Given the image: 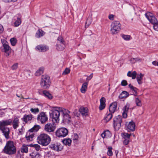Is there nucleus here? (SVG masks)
Returning <instances> with one entry per match:
<instances>
[{"label": "nucleus", "mask_w": 158, "mask_h": 158, "mask_svg": "<svg viewBox=\"0 0 158 158\" xmlns=\"http://www.w3.org/2000/svg\"><path fill=\"white\" fill-rule=\"evenodd\" d=\"M88 85V82H85L83 84L81 87V92L82 93H85L86 90L87 86Z\"/></svg>", "instance_id": "cd10ccee"}, {"label": "nucleus", "mask_w": 158, "mask_h": 158, "mask_svg": "<svg viewBox=\"0 0 158 158\" xmlns=\"http://www.w3.org/2000/svg\"><path fill=\"white\" fill-rule=\"evenodd\" d=\"M32 118V115L30 114H25L22 118L23 120L27 123L28 121H31Z\"/></svg>", "instance_id": "bb28decb"}, {"label": "nucleus", "mask_w": 158, "mask_h": 158, "mask_svg": "<svg viewBox=\"0 0 158 158\" xmlns=\"http://www.w3.org/2000/svg\"><path fill=\"white\" fill-rule=\"evenodd\" d=\"M2 48H1L2 52H5L6 56H8L11 53V48L9 46L8 43L4 40L2 41Z\"/></svg>", "instance_id": "6e6552de"}, {"label": "nucleus", "mask_w": 158, "mask_h": 158, "mask_svg": "<svg viewBox=\"0 0 158 158\" xmlns=\"http://www.w3.org/2000/svg\"><path fill=\"white\" fill-rule=\"evenodd\" d=\"M65 47V42L63 38L59 36L57 39V42L56 44V49L59 50H63Z\"/></svg>", "instance_id": "9b49d317"}, {"label": "nucleus", "mask_w": 158, "mask_h": 158, "mask_svg": "<svg viewBox=\"0 0 158 158\" xmlns=\"http://www.w3.org/2000/svg\"><path fill=\"white\" fill-rule=\"evenodd\" d=\"M70 71V69L68 68H66L64 70L62 74L63 75L67 74L69 73Z\"/></svg>", "instance_id": "09e8293b"}, {"label": "nucleus", "mask_w": 158, "mask_h": 158, "mask_svg": "<svg viewBox=\"0 0 158 158\" xmlns=\"http://www.w3.org/2000/svg\"><path fill=\"white\" fill-rule=\"evenodd\" d=\"M131 134H129L127 133H124L123 134V137L124 139H130Z\"/></svg>", "instance_id": "37998d69"}, {"label": "nucleus", "mask_w": 158, "mask_h": 158, "mask_svg": "<svg viewBox=\"0 0 158 158\" xmlns=\"http://www.w3.org/2000/svg\"><path fill=\"white\" fill-rule=\"evenodd\" d=\"M63 108L55 106L52 110V112L50 113V116L52 118L54 123H58L59 121L60 113H62L61 110Z\"/></svg>", "instance_id": "20e7f679"}, {"label": "nucleus", "mask_w": 158, "mask_h": 158, "mask_svg": "<svg viewBox=\"0 0 158 158\" xmlns=\"http://www.w3.org/2000/svg\"><path fill=\"white\" fill-rule=\"evenodd\" d=\"M92 22V19L91 18H88L85 24V27H88L89 25L91 24V22Z\"/></svg>", "instance_id": "ea45409f"}, {"label": "nucleus", "mask_w": 158, "mask_h": 158, "mask_svg": "<svg viewBox=\"0 0 158 158\" xmlns=\"http://www.w3.org/2000/svg\"><path fill=\"white\" fill-rule=\"evenodd\" d=\"M44 71V68L43 67L40 68L35 73L36 76H39L43 74Z\"/></svg>", "instance_id": "2f4dec72"}, {"label": "nucleus", "mask_w": 158, "mask_h": 158, "mask_svg": "<svg viewBox=\"0 0 158 158\" xmlns=\"http://www.w3.org/2000/svg\"><path fill=\"white\" fill-rule=\"evenodd\" d=\"M17 0H2L3 1L5 2H15Z\"/></svg>", "instance_id": "bf43d9fd"}, {"label": "nucleus", "mask_w": 158, "mask_h": 158, "mask_svg": "<svg viewBox=\"0 0 158 158\" xmlns=\"http://www.w3.org/2000/svg\"><path fill=\"white\" fill-rule=\"evenodd\" d=\"M3 151L5 153L10 155L15 153L16 150L15 143L11 141H8L3 149Z\"/></svg>", "instance_id": "f03ea898"}, {"label": "nucleus", "mask_w": 158, "mask_h": 158, "mask_svg": "<svg viewBox=\"0 0 158 158\" xmlns=\"http://www.w3.org/2000/svg\"><path fill=\"white\" fill-rule=\"evenodd\" d=\"M40 128L39 125H35L32 128L29 130L27 132L26 138L28 141H31L33 140V138L34 137V134L33 133V132L37 131Z\"/></svg>", "instance_id": "0eeeda50"}, {"label": "nucleus", "mask_w": 158, "mask_h": 158, "mask_svg": "<svg viewBox=\"0 0 158 158\" xmlns=\"http://www.w3.org/2000/svg\"><path fill=\"white\" fill-rule=\"evenodd\" d=\"M143 76L144 75L141 73L137 76L136 77L137 81L139 85L142 84L143 83L142 80Z\"/></svg>", "instance_id": "c756f323"}, {"label": "nucleus", "mask_w": 158, "mask_h": 158, "mask_svg": "<svg viewBox=\"0 0 158 158\" xmlns=\"http://www.w3.org/2000/svg\"><path fill=\"white\" fill-rule=\"evenodd\" d=\"M79 111L83 116H86L88 115V110L87 108L81 107L79 109Z\"/></svg>", "instance_id": "b1692460"}, {"label": "nucleus", "mask_w": 158, "mask_h": 158, "mask_svg": "<svg viewBox=\"0 0 158 158\" xmlns=\"http://www.w3.org/2000/svg\"><path fill=\"white\" fill-rule=\"evenodd\" d=\"M18 64L16 63L14 64L11 67V69L12 70H15L18 67Z\"/></svg>", "instance_id": "603ef678"}, {"label": "nucleus", "mask_w": 158, "mask_h": 158, "mask_svg": "<svg viewBox=\"0 0 158 158\" xmlns=\"http://www.w3.org/2000/svg\"><path fill=\"white\" fill-rule=\"evenodd\" d=\"M121 37L124 40L126 41L132 39L131 36L129 35L122 34L121 35Z\"/></svg>", "instance_id": "e433bc0d"}, {"label": "nucleus", "mask_w": 158, "mask_h": 158, "mask_svg": "<svg viewBox=\"0 0 158 158\" xmlns=\"http://www.w3.org/2000/svg\"><path fill=\"white\" fill-rule=\"evenodd\" d=\"M30 111L33 113L36 114L39 112V109L38 108H31L30 109Z\"/></svg>", "instance_id": "c03bdc74"}, {"label": "nucleus", "mask_w": 158, "mask_h": 158, "mask_svg": "<svg viewBox=\"0 0 158 158\" xmlns=\"http://www.w3.org/2000/svg\"><path fill=\"white\" fill-rule=\"evenodd\" d=\"M10 41L11 44L13 46L15 45L17 42L16 39L14 38H11L10 39Z\"/></svg>", "instance_id": "a18cd8bd"}, {"label": "nucleus", "mask_w": 158, "mask_h": 158, "mask_svg": "<svg viewBox=\"0 0 158 158\" xmlns=\"http://www.w3.org/2000/svg\"><path fill=\"white\" fill-rule=\"evenodd\" d=\"M3 31V27L2 25L0 24V34L2 33Z\"/></svg>", "instance_id": "680f3d73"}, {"label": "nucleus", "mask_w": 158, "mask_h": 158, "mask_svg": "<svg viewBox=\"0 0 158 158\" xmlns=\"http://www.w3.org/2000/svg\"><path fill=\"white\" fill-rule=\"evenodd\" d=\"M107 134H110V132L108 131H104L102 134H101V136L103 138L105 137H107Z\"/></svg>", "instance_id": "49530a36"}, {"label": "nucleus", "mask_w": 158, "mask_h": 158, "mask_svg": "<svg viewBox=\"0 0 158 158\" xmlns=\"http://www.w3.org/2000/svg\"><path fill=\"white\" fill-rule=\"evenodd\" d=\"M68 130L65 127H61L58 129L56 132V136L58 137H64L68 134Z\"/></svg>", "instance_id": "9d476101"}, {"label": "nucleus", "mask_w": 158, "mask_h": 158, "mask_svg": "<svg viewBox=\"0 0 158 158\" xmlns=\"http://www.w3.org/2000/svg\"><path fill=\"white\" fill-rule=\"evenodd\" d=\"M154 30L158 31V22L153 26Z\"/></svg>", "instance_id": "3c124183"}, {"label": "nucleus", "mask_w": 158, "mask_h": 158, "mask_svg": "<svg viewBox=\"0 0 158 158\" xmlns=\"http://www.w3.org/2000/svg\"><path fill=\"white\" fill-rule=\"evenodd\" d=\"M115 15L113 14H110L108 16L109 19L111 20H113L114 19Z\"/></svg>", "instance_id": "864d4df0"}, {"label": "nucleus", "mask_w": 158, "mask_h": 158, "mask_svg": "<svg viewBox=\"0 0 158 158\" xmlns=\"http://www.w3.org/2000/svg\"><path fill=\"white\" fill-rule=\"evenodd\" d=\"M37 120L39 122L44 124L47 121L48 117L45 113L42 112L38 114Z\"/></svg>", "instance_id": "ddd939ff"}, {"label": "nucleus", "mask_w": 158, "mask_h": 158, "mask_svg": "<svg viewBox=\"0 0 158 158\" xmlns=\"http://www.w3.org/2000/svg\"><path fill=\"white\" fill-rule=\"evenodd\" d=\"M117 104L116 102H114L111 104L109 106V110L111 113H114L117 108Z\"/></svg>", "instance_id": "4be33fe9"}, {"label": "nucleus", "mask_w": 158, "mask_h": 158, "mask_svg": "<svg viewBox=\"0 0 158 158\" xmlns=\"http://www.w3.org/2000/svg\"><path fill=\"white\" fill-rule=\"evenodd\" d=\"M45 33L41 29H39L36 33L35 36L36 38H40L43 36Z\"/></svg>", "instance_id": "393cba45"}, {"label": "nucleus", "mask_w": 158, "mask_h": 158, "mask_svg": "<svg viewBox=\"0 0 158 158\" xmlns=\"http://www.w3.org/2000/svg\"><path fill=\"white\" fill-rule=\"evenodd\" d=\"M130 141V139H124L123 141V143L125 145H127L128 144Z\"/></svg>", "instance_id": "5fc2aeb1"}, {"label": "nucleus", "mask_w": 158, "mask_h": 158, "mask_svg": "<svg viewBox=\"0 0 158 158\" xmlns=\"http://www.w3.org/2000/svg\"><path fill=\"white\" fill-rule=\"evenodd\" d=\"M157 66H158V61L157 62Z\"/></svg>", "instance_id": "774afa93"}, {"label": "nucleus", "mask_w": 158, "mask_h": 158, "mask_svg": "<svg viewBox=\"0 0 158 158\" xmlns=\"http://www.w3.org/2000/svg\"><path fill=\"white\" fill-rule=\"evenodd\" d=\"M137 94H135L134 95L135 96H137Z\"/></svg>", "instance_id": "0e129e2a"}, {"label": "nucleus", "mask_w": 158, "mask_h": 158, "mask_svg": "<svg viewBox=\"0 0 158 158\" xmlns=\"http://www.w3.org/2000/svg\"><path fill=\"white\" fill-rule=\"evenodd\" d=\"M106 99L104 97H102L100 99V104L99 106V108L100 110H102L105 107Z\"/></svg>", "instance_id": "5701e85b"}, {"label": "nucleus", "mask_w": 158, "mask_h": 158, "mask_svg": "<svg viewBox=\"0 0 158 158\" xmlns=\"http://www.w3.org/2000/svg\"><path fill=\"white\" fill-rule=\"evenodd\" d=\"M135 124L133 121L130 122L127 126V130L129 131H133L135 130Z\"/></svg>", "instance_id": "412c9836"}, {"label": "nucleus", "mask_w": 158, "mask_h": 158, "mask_svg": "<svg viewBox=\"0 0 158 158\" xmlns=\"http://www.w3.org/2000/svg\"><path fill=\"white\" fill-rule=\"evenodd\" d=\"M49 146L51 149L57 152L60 151L63 149L62 145L59 143H52Z\"/></svg>", "instance_id": "4468645a"}, {"label": "nucleus", "mask_w": 158, "mask_h": 158, "mask_svg": "<svg viewBox=\"0 0 158 158\" xmlns=\"http://www.w3.org/2000/svg\"><path fill=\"white\" fill-rule=\"evenodd\" d=\"M19 119L16 118H15L12 122V126L14 129H16L19 126Z\"/></svg>", "instance_id": "a878e982"}, {"label": "nucleus", "mask_w": 158, "mask_h": 158, "mask_svg": "<svg viewBox=\"0 0 158 158\" xmlns=\"http://www.w3.org/2000/svg\"><path fill=\"white\" fill-rule=\"evenodd\" d=\"M21 152L22 153H27L28 152V148L27 147L23 145L21 148Z\"/></svg>", "instance_id": "f704fd0d"}, {"label": "nucleus", "mask_w": 158, "mask_h": 158, "mask_svg": "<svg viewBox=\"0 0 158 158\" xmlns=\"http://www.w3.org/2000/svg\"><path fill=\"white\" fill-rule=\"evenodd\" d=\"M55 129V127L54 124L51 123H48L44 126V130L48 132H53Z\"/></svg>", "instance_id": "dca6fc26"}, {"label": "nucleus", "mask_w": 158, "mask_h": 158, "mask_svg": "<svg viewBox=\"0 0 158 158\" xmlns=\"http://www.w3.org/2000/svg\"><path fill=\"white\" fill-rule=\"evenodd\" d=\"M127 85V83L126 80H123L121 82V85L123 86H126Z\"/></svg>", "instance_id": "8fccbe9b"}, {"label": "nucleus", "mask_w": 158, "mask_h": 158, "mask_svg": "<svg viewBox=\"0 0 158 158\" xmlns=\"http://www.w3.org/2000/svg\"><path fill=\"white\" fill-rule=\"evenodd\" d=\"M135 59L136 62H140L142 61V59L139 58V57L135 58Z\"/></svg>", "instance_id": "13d9d810"}, {"label": "nucleus", "mask_w": 158, "mask_h": 158, "mask_svg": "<svg viewBox=\"0 0 158 158\" xmlns=\"http://www.w3.org/2000/svg\"><path fill=\"white\" fill-rule=\"evenodd\" d=\"M130 62L132 64H134L136 63L135 58H131L130 60Z\"/></svg>", "instance_id": "052dcab7"}, {"label": "nucleus", "mask_w": 158, "mask_h": 158, "mask_svg": "<svg viewBox=\"0 0 158 158\" xmlns=\"http://www.w3.org/2000/svg\"><path fill=\"white\" fill-rule=\"evenodd\" d=\"M51 83L50 77L47 75L42 76L40 81V85L44 89H48Z\"/></svg>", "instance_id": "39448f33"}, {"label": "nucleus", "mask_w": 158, "mask_h": 158, "mask_svg": "<svg viewBox=\"0 0 158 158\" xmlns=\"http://www.w3.org/2000/svg\"><path fill=\"white\" fill-rule=\"evenodd\" d=\"M121 25L118 21H114L111 25L110 31L112 34L118 33L121 29Z\"/></svg>", "instance_id": "423d86ee"}, {"label": "nucleus", "mask_w": 158, "mask_h": 158, "mask_svg": "<svg viewBox=\"0 0 158 158\" xmlns=\"http://www.w3.org/2000/svg\"><path fill=\"white\" fill-rule=\"evenodd\" d=\"M32 147L34 148L37 151H39L40 148V146L37 144H32Z\"/></svg>", "instance_id": "de8ad7c7"}, {"label": "nucleus", "mask_w": 158, "mask_h": 158, "mask_svg": "<svg viewBox=\"0 0 158 158\" xmlns=\"http://www.w3.org/2000/svg\"><path fill=\"white\" fill-rule=\"evenodd\" d=\"M5 109H0V117H2L4 115L5 113L2 111V110H5Z\"/></svg>", "instance_id": "4d7b16f0"}, {"label": "nucleus", "mask_w": 158, "mask_h": 158, "mask_svg": "<svg viewBox=\"0 0 158 158\" xmlns=\"http://www.w3.org/2000/svg\"><path fill=\"white\" fill-rule=\"evenodd\" d=\"M62 142L64 145L70 146L72 140L70 139H66L63 140Z\"/></svg>", "instance_id": "473e14b6"}, {"label": "nucleus", "mask_w": 158, "mask_h": 158, "mask_svg": "<svg viewBox=\"0 0 158 158\" xmlns=\"http://www.w3.org/2000/svg\"><path fill=\"white\" fill-rule=\"evenodd\" d=\"M137 75L136 72L134 71L131 73V71H129L127 73L128 76L131 77L132 79H134L135 78Z\"/></svg>", "instance_id": "7c9ffc66"}, {"label": "nucleus", "mask_w": 158, "mask_h": 158, "mask_svg": "<svg viewBox=\"0 0 158 158\" xmlns=\"http://www.w3.org/2000/svg\"><path fill=\"white\" fill-rule=\"evenodd\" d=\"M51 141L50 136L45 133L41 134L37 138V142L38 143L44 146L48 145L50 143Z\"/></svg>", "instance_id": "7ed1b4c3"}, {"label": "nucleus", "mask_w": 158, "mask_h": 158, "mask_svg": "<svg viewBox=\"0 0 158 158\" xmlns=\"http://www.w3.org/2000/svg\"><path fill=\"white\" fill-rule=\"evenodd\" d=\"M129 96V93L126 91H123L120 94L119 98L121 99L125 98Z\"/></svg>", "instance_id": "c85d7f7f"}, {"label": "nucleus", "mask_w": 158, "mask_h": 158, "mask_svg": "<svg viewBox=\"0 0 158 158\" xmlns=\"http://www.w3.org/2000/svg\"><path fill=\"white\" fill-rule=\"evenodd\" d=\"M49 47L45 45H40L37 46L35 48L36 50L41 52H44L49 50Z\"/></svg>", "instance_id": "6ab92c4d"}, {"label": "nucleus", "mask_w": 158, "mask_h": 158, "mask_svg": "<svg viewBox=\"0 0 158 158\" xmlns=\"http://www.w3.org/2000/svg\"><path fill=\"white\" fill-rule=\"evenodd\" d=\"M78 136L77 134H74L73 137V141L75 143H77L78 139Z\"/></svg>", "instance_id": "79ce46f5"}, {"label": "nucleus", "mask_w": 158, "mask_h": 158, "mask_svg": "<svg viewBox=\"0 0 158 158\" xmlns=\"http://www.w3.org/2000/svg\"><path fill=\"white\" fill-rule=\"evenodd\" d=\"M129 87L133 91L135 94H137L138 89L133 86L131 84H130L128 85Z\"/></svg>", "instance_id": "a19ab883"}, {"label": "nucleus", "mask_w": 158, "mask_h": 158, "mask_svg": "<svg viewBox=\"0 0 158 158\" xmlns=\"http://www.w3.org/2000/svg\"><path fill=\"white\" fill-rule=\"evenodd\" d=\"M129 107L130 104L128 103H127L126 105L123 107V112L122 115L123 118H126L127 117V114Z\"/></svg>", "instance_id": "aec40b11"}, {"label": "nucleus", "mask_w": 158, "mask_h": 158, "mask_svg": "<svg viewBox=\"0 0 158 158\" xmlns=\"http://www.w3.org/2000/svg\"><path fill=\"white\" fill-rule=\"evenodd\" d=\"M31 158H40V155L37 152H33L30 155Z\"/></svg>", "instance_id": "72a5a7b5"}, {"label": "nucleus", "mask_w": 158, "mask_h": 158, "mask_svg": "<svg viewBox=\"0 0 158 158\" xmlns=\"http://www.w3.org/2000/svg\"><path fill=\"white\" fill-rule=\"evenodd\" d=\"M12 122V121L10 119L0 122V130L6 139L10 138V131L9 128L6 126L11 125Z\"/></svg>", "instance_id": "f257e3e1"}, {"label": "nucleus", "mask_w": 158, "mask_h": 158, "mask_svg": "<svg viewBox=\"0 0 158 158\" xmlns=\"http://www.w3.org/2000/svg\"><path fill=\"white\" fill-rule=\"evenodd\" d=\"M102 158H106V157H105V156H103V157H102Z\"/></svg>", "instance_id": "69168bd1"}, {"label": "nucleus", "mask_w": 158, "mask_h": 158, "mask_svg": "<svg viewBox=\"0 0 158 158\" xmlns=\"http://www.w3.org/2000/svg\"><path fill=\"white\" fill-rule=\"evenodd\" d=\"M93 76V73H91L89 76H88L87 78H86V81H87V82H88L92 78Z\"/></svg>", "instance_id": "6e6d98bb"}, {"label": "nucleus", "mask_w": 158, "mask_h": 158, "mask_svg": "<svg viewBox=\"0 0 158 158\" xmlns=\"http://www.w3.org/2000/svg\"><path fill=\"white\" fill-rule=\"evenodd\" d=\"M108 151L107 152V155L109 156H111L113 155V152L112 151V147L109 146L108 148Z\"/></svg>", "instance_id": "58836bf2"}, {"label": "nucleus", "mask_w": 158, "mask_h": 158, "mask_svg": "<svg viewBox=\"0 0 158 158\" xmlns=\"http://www.w3.org/2000/svg\"><path fill=\"white\" fill-rule=\"evenodd\" d=\"M122 118L121 116L118 115L114 118L113 124L114 129L118 130L121 126Z\"/></svg>", "instance_id": "1a4fd4ad"}, {"label": "nucleus", "mask_w": 158, "mask_h": 158, "mask_svg": "<svg viewBox=\"0 0 158 158\" xmlns=\"http://www.w3.org/2000/svg\"><path fill=\"white\" fill-rule=\"evenodd\" d=\"M112 113L110 112L109 113H107L106 114V117L105 118V119L106 122L109 121L112 117Z\"/></svg>", "instance_id": "c9c22d12"}, {"label": "nucleus", "mask_w": 158, "mask_h": 158, "mask_svg": "<svg viewBox=\"0 0 158 158\" xmlns=\"http://www.w3.org/2000/svg\"><path fill=\"white\" fill-rule=\"evenodd\" d=\"M135 102L136 106L140 107L142 105V103L140 100L138 98H136L135 99Z\"/></svg>", "instance_id": "4c0bfd02"}, {"label": "nucleus", "mask_w": 158, "mask_h": 158, "mask_svg": "<svg viewBox=\"0 0 158 158\" xmlns=\"http://www.w3.org/2000/svg\"><path fill=\"white\" fill-rule=\"evenodd\" d=\"M16 95L18 97H19V96L18 95Z\"/></svg>", "instance_id": "338daca9"}, {"label": "nucleus", "mask_w": 158, "mask_h": 158, "mask_svg": "<svg viewBox=\"0 0 158 158\" xmlns=\"http://www.w3.org/2000/svg\"><path fill=\"white\" fill-rule=\"evenodd\" d=\"M38 93L44 96L48 99L51 100L53 98V96L52 94L46 90H40Z\"/></svg>", "instance_id": "f3484780"}, {"label": "nucleus", "mask_w": 158, "mask_h": 158, "mask_svg": "<svg viewBox=\"0 0 158 158\" xmlns=\"http://www.w3.org/2000/svg\"><path fill=\"white\" fill-rule=\"evenodd\" d=\"M21 15L20 14H19L16 15L14 17V20L15 21L14 23L15 27L19 26L21 23Z\"/></svg>", "instance_id": "a211bd4d"}, {"label": "nucleus", "mask_w": 158, "mask_h": 158, "mask_svg": "<svg viewBox=\"0 0 158 158\" xmlns=\"http://www.w3.org/2000/svg\"><path fill=\"white\" fill-rule=\"evenodd\" d=\"M63 117V121L64 123H69L70 122V117L69 114L70 112L68 110L63 108L61 110Z\"/></svg>", "instance_id": "f8f14e48"}, {"label": "nucleus", "mask_w": 158, "mask_h": 158, "mask_svg": "<svg viewBox=\"0 0 158 158\" xmlns=\"http://www.w3.org/2000/svg\"><path fill=\"white\" fill-rule=\"evenodd\" d=\"M152 64L153 65H157V62H156V61H154L152 62Z\"/></svg>", "instance_id": "e2e57ef3"}, {"label": "nucleus", "mask_w": 158, "mask_h": 158, "mask_svg": "<svg viewBox=\"0 0 158 158\" xmlns=\"http://www.w3.org/2000/svg\"><path fill=\"white\" fill-rule=\"evenodd\" d=\"M145 15L150 22L153 25L157 22L158 21L155 17L152 15V14L150 12H148L146 13Z\"/></svg>", "instance_id": "2eb2a0df"}]
</instances>
